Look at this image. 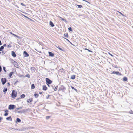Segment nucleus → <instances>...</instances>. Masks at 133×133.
Instances as JSON below:
<instances>
[{
  "instance_id": "17",
  "label": "nucleus",
  "mask_w": 133,
  "mask_h": 133,
  "mask_svg": "<svg viewBox=\"0 0 133 133\" xmlns=\"http://www.w3.org/2000/svg\"><path fill=\"white\" fill-rule=\"evenodd\" d=\"M76 76L75 75H73L71 76L70 78L74 80Z\"/></svg>"
},
{
  "instance_id": "45",
  "label": "nucleus",
  "mask_w": 133,
  "mask_h": 133,
  "mask_svg": "<svg viewBox=\"0 0 133 133\" xmlns=\"http://www.w3.org/2000/svg\"><path fill=\"white\" fill-rule=\"evenodd\" d=\"M7 46L8 48H9L11 47L12 46L10 44H9L8 45H7Z\"/></svg>"
},
{
  "instance_id": "35",
  "label": "nucleus",
  "mask_w": 133,
  "mask_h": 133,
  "mask_svg": "<svg viewBox=\"0 0 133 133\" xmlns=\"http://www.w3.org/2000/svg\"><path fill=\"white\" fill-rule=\"evenodd\" d=\"M3 69L4 71L5 72H6V68H5V67L3 66Z\"/></svg>"
},
{
  "instance_id": "38",
  "label": "nucleus",
  "mask_w": 133,
  "mask_h": 133,
  "mask_svg": "<svg viewBox=\"0 0 133 133\" xmlns=\"http://www.w3.org/2000/svg\"><path fill=\"white\" fill-rule=\"evenodd\" d=\"M12 75L10 73L9 74V76L10 78L12 76Z\"/></svg>"
},
{
  "instance_id": "52",
  "label": "nucleus",
  "mask_w": 133,
  "mask_h": 133,
  "mask_svg": "<svg viewBox=\"0 0 133 133\" xmlns=\"http://www.w3.org/2000/svg\"><path fill=\"white\" fill-rule=\"evenodd\" d=\"M6 46V44H4L3 46H2L3 47H5Z\"/></svg>"
},
{
  "instance_id": "48",
  "label": "nucleus",
  "mask_w": 133,
  "mask_h": 133,
  "mask_svg": "<svg viewBox=\"0 0 133 133\" xmlns=\"http://www.w3.org/2000/svg\"><path fill=\"white\" fill-rule=\"evenodd\" d=\"M4 111L5 112H8V111L7 109H6L4 110Z\"/></svg>"
},
{
  "instance_id": "53",
  "label": "nucleus",
  "mask_w": 133,
  "mask_h": 133,
  "mask_svg": "<svg viewBox=\"0 0 133 133\" xmlns=\"http://www.w3.org/2000/svg\"><path fill=\"white\" fill-rule=\"evenodd\" d=\"M17 112L19 113H22V111H17Z\"/></svg>"
},
{
  "instance_id": "18",
  "label": "nucleus",
  "mask_w": 133,
  "mask_h": 133,
  "mask_svg": "<svg viewBox=\"0 0 133 133\" xmlns=\"http://www.w3.org/2000/svg\"><path fill=\"white\" fill-rule=\"evenodd\" d=\"M6 119L8 120H10L11 121H12V119L11 116L7 117L6 118Z\"/></svg>"
},
{
  "instance_id": "46",
  "label": "nucleus",
  "mask_w": 133,
  "mask_h": 133,
  "mask_svg": "<svg viewBox=\"0 0 133 133\" xmlns=\"http://www.w3.org/2000/svg\"><path fill=\"white\" fill-rule=\"evenodd\" d=\"M2 53L3 54H4L5 53V52L3 50H2Z\"/></svg>"
},
{
  "instance_id": "3",
  "label": "nucleus",
  "mask_w": 133,
  "mask_h": 133,
  "mask_svg": "<svg viewBox=\"0 0 133 133\" xmlns=\"http://www.w3.org/2000/svg\"><path fill=\"white\" fill-rule=\"evenodd\" d=\"M12 63H13V65H14V66L17 68H19V66L17 62H16V61H13L12 62Z\"/></svg>"
},
{
  "instance_id": "44",
  "label": "nucleus",
  "mask_w": 133,
  "mask_h": 133,
  "mask_svg": "<svg viewBox=\"0 0 133 133\" xmlns=\"http://www.w3.org/2000/svg\"><path fill=\"white\" fill-rule=\"evenodd\" d=\"M21 5H22L23 6H26V5H25L23 3H21Z\"/></svg>"
},
{
  "instance_id": "61",
  "label": "nucleus",
  "mask_w": 133,
  "mask_h": 133,
  "mask_svg": "<svg viewBox=\"0 0 133 133\" xmlns=\"http://www.w3.org/2000/svg\"><path fill=\"white\" fill-rule=\"evenodd\" d=\"M59 17L61 19L62 18V17H61L60 16H59Z\"/></svg>"
},
{
  "instance_id": "8",
  "label": "nucleus",
  "mask_w": 133,
  "mask_h": 133,
  "mask_svg": "<svg viewBox=\"0 0 133 133\" xmlns=\"http://www.w3.org/2000/svg\"><path fill=\"white\" fill-rule=\"evenodd\" d=\"M29 54L26 51H24L23 52V56L24 57H28L29 56Z\"/></svg>"
},
{
  "instance_id": "57",
  "label": "nucleus",
  "mask_w": 133,
  "mask_h": 133,
  "mask_svg": "<svg viewBox=\"0 0 133 133\" xmlns=\"http://www.w3.org/2000/svg\"><path fill=\"white\" fill-rule=\"evenodd\" d=\"M65 39L68 41V42L69 43L70 42V41H69V40L66 38H65Z\"/></svg>"
},
{
  "instance_id": "56",
  "label": "nucleus",
  "mask_w": 133,
  "mask_h": 133,
  "mask_svg": "<svg viewBox=\"0 0 133 133\" xmlns=\"http://www.w3.org/2000/svg\"><path fill=\"white\" fill-rule=\"evenodd\" d=\"M7 84L8 85L10 86V83L9 82H8L7 83Z\"/></svg>"
},
{
  "instance_id": "12",
  "label": "nucleus",
  "mask_w": 133,
  "mask_h": 133,
  "mask_svg": "<svg viewBox=\"0 0 133 133\" xmlns=\"http://www.w3.org/2000/svg\"><path fill=\"white\" fill-rule=\"evenodd\" d=\"M11 34H12L14 36H15L18 39H20V37L19 36H17V35H16L12 32L11 33Z\"/></svg>"
},
{
  "instance_id": "28",
  "label": "nucleus",
  "mask_w": 133,
  "mask_h": 133,
  "mask_svg": "<svg viewBox=\"0 0 133 133\" xmlns=\"http://www.w3.org/2000/svg\"><path fill=\"white\" fill-rule=\"evenodd\" d=\"M57 47V48H58L60 50H61V51H64V50L63 49H62L59 46Z\"/></svg>"
},
{
  "instance_id": "21",
  "label": "nucleus",
  "mask_w": 133,
  "mask_h": 133,
  "mask_svg": "<svg viewBox=\"0 0 133 133\" xmlns=\"http://www.w3.org/2000/svg\"><path fill=\"white\" fill-rule=\"evenodd\" d=\"M30 69L31 70H33L34 71H35L36 69L34 67H31L30 68Z\"/></svg>"
},
{
  "instance_id": "6",
  "label": "nucleus",
  "mask_w": 133,
  "mask_h": 133,
  "mask_svg": "<svg viewBox=\"0 0 133 133\" xmlns=\"http://www.w3.org/2000/svg\"><path fill=\"white\" fill-rule=\"evenodd\" d=\"M2 83L3 85H4L7 81V79L5 78H2L1 79Z\"/></svg>"
},
{
  "instance_id": "11",
  "label": "nucleus",
  "mask_w": 133,
  "mask_h": 133,
  "mask_svg": "<svg viewBox=\"0 0 133 133\" xmlns=\"http://www.w3.org/2000/svg\"><path fill=\"white\" fill-rule=\"evenodd\" d=\"M47 89V88L46 85H44L43 86V90L44 91L46 90Z\"/></svg>"
},
{
  "instance_id": "62",
  "label": "nucleus",
  "mask_w": 133,
  "mask_h": 133,
  "mask_svg": "<svg viewBox=\"0 0 133 133\" xmlns=\"http://www.w3.org/2000/svg\"><path fill=\"white\" fill-rule=\"evenodd\" d=\"M10 73L12 75L13 74V73H14V72H12Z\"/></svg>"
},
{
  "instance_id": "13",
  "label": "nucleus",
  "mask_w": 133,
  "mask_h": 133,
  "mask_svg": "<svg viewBox=\"0 0 133 133\" xmlns=\"http://www.w3.org/2000/svg\"><path fill=\"white\" fill-rule=\"evenodd\" d=\"M30 110L28 108L27 109L25 110V109H23L22 111V113H25V112H27L29 110Z\"/></svg>"
},
{
  "instance_id": "55",
  "label": "nucleus",
  "mask_w": 133,
  "mask_h": 133,
  "mask_svg": "<svg viewBox=\"0 0 133 133\" xmlns=\"http://www.w3.org/2000/svg\"><path fill=\"white\" fill-rule=\"evenodd\" d=\"M119 13L123 16H124V15L121 12H119Z\"/></svg>"
},
{
  "instance_id": "19",
  "label": "nucleus",
  "mask_w": 133,
  "mask_h": 133,
  "mask_svg": "<svg viewBox=\"0 0 133 133\" xmlns=\"http://www.w3.org/2000/svg\"><path fill=\"white\" fill-rule=\"evenodd\" d=\"M7 88H6L5 87L4 88V89L3 90V92H4V94H5L6 92H7Z\"/></svg>"
},
{
  "instance_id": "59",
  "label": "nucleus",
  "mask_w": 133,
  "mask_h": 133,
  "mask_svg": "<svg viewBox=\"0 0 133 133\" xmlns=\"http://www.w3.org/2000/svg\"><path fill=\"white\" fill-rule=\"evenodd\" d=\"M2 43H1V40H0V45H2Z\"/></svg>"
},
{
  "instance_id": "2",
  "label": "nucleus",
  "mask_w": 133,
  "mask_h": 133,
  "mask_svg": "<svg viewBox=\"0 0 133 133\" xmlns=\"http://www.w3.org/2000/svg\"><path fill=\"white\" fill-rule=\"evenodd\" d=\"M66 89V88L63 85H61L58 89V91H62L63 92Z\"/></svg>"
},
{
  "instance_id": "10",
  "label": "nucleus",
  "mask_w": 133,
  "mask_h": 133,
  "mask_svg": "<svg viewBox=\"0 0 133 133\" xmlns=\"http://www.w3.org/2000/svg\"><path fill=\"white\" fill-rule=\"evenodd\" d=\"M11 55L12 56L14 57H15L16 56V54L14 51H12L11 52Z\"/></svg>"
},
{
  "instance_id": "31",
  "label": "nucleus",
  "mask_w": 133,
  "mask_h": 133,
  "mask_svg": "<svg viewBox=\"0 0 133 133\" xmlns=\"http://www.w3.org/2000/svg\"><path fill=\"white\" fill-rule=\"evenodd\" d=\"M25 76L27 77L28 78H30V75L28 74L26 75Z\"/></svg>"
},
{
  "instance_id": "29",
  "label": "nucleus",
  "mask_w": 133,
  "mask_h": 133,
  "mask_svg": "<svg viewBox=\"0 0 133 133\" xmlns=\"http://www.w3.org/2000/svg\"><path fill=\"white\" fill-rule=\"evenodd\" d=\"M84 49L85 50H87L88 51V52H92V53L93 52V51H92L91 50H89V49H87V48H85Z\"/></svg>"
},
{
  "instance_id": "34",
  "label": "nucleus",
  "mask_w": 133,
  "mask_h": 133,
  "mask_svg": "<svg viewBox=\"0 0 133 133\" xmlns=\"http://www.w3.org/2000/svg\"><path fill=\"white\" fill-rule=\"evenodd\" d=\"M61 20L64 21L65 23H66L67 22V21L65 19H64V18H62L61 19Z\"/></svg>"
},
{
  "instance_id": "24",
  "label": "nucleus",
  "mask_w": 133,
  "mask_h": 133,
  "mask_svg": "<svg viewBox=\"0 0 133 133\" xmlns=\"http://www.w3.org/2000/svg\"><path fill=\"white\" fill-rule=\"evenodd\" d=\"M34 96L36 98H37L39 96V95L38 94L35 93L34 95Z\"/></svg>"
},
{
  "instance_id": "7",
  "label": "nucleus",
  "mask_w": 133,
  "mask_h": 133,
  "mask_svg": "<svg viewBox=\"0 0 133 133\" xmlns=\"http://www.w3.org/2000/svg\"><path fill=\"white\" fill-rule=\"evenodd\" d=\"M111 74H116L117 75H119V76L122 75V74L121 73H120L119 72L115 71H113L112 72Z\"/></svg>"
},
{
  "instance_id": "63",
  "label": "nucleus",
  "mask_w": 133,
  "mask_h": 133,
  "mask_svg": "<svg viewBox=\"0 0 133 133\" xmlns=\"http://www.w3.org/2000/svg\"><path fill=\"white\" fill-rule=\"evenodd\" d=\"M47 84V85H48V87H50V85H49V84Z\"/></svg>"
},
{
  "instance_id": "47",
  "label": "nucleus",
  "mask_w": 133,
  "mask_h": 133,
  "mask_svg": "<svg viewBox=\"0 0 133 133\" xmlns=\"http://www.w3.org/2000/svg\"><path fill=\"white\" fill-rule=\"evenodd\" d=\"M24 16L26 18L29 19H30L27 16H26L24 15Z\"/></svg>"
},
{
  "instance_id": "42",
  "label": "nucleus",
  "mask_w": 133,
  "mask_h": 133,
  "mask_svg": "<svg viewBox=\"0 0 133 133\" xmlns=\"http://www.w3.org/2000/svg\"><path fill=\"white\" fill-rule=\"evenodd\" d=\"M50 116H47L46 117V119H48L50 118Z\"/></svg>"
},
{
  "instance_id": "32",
  "label": "nucleus",
  "mask_w": 133,
  "mask_h": 133,
  "mask_svg": "<svg viewBox=\"0 0 133 133\" xmlns=\"http://www.w3.org/2000/svg\"><path fill=\"white\" fill-rule=\"evenodd\" d=\"M68 29L69 30V31H72V29L71 27H70L68 28Z\"/></svg>"
},
{
  "instance_id": "58",
  "label": "nucleus",
  "mask_w": 133,
  "mask_h": 133,
  "mask_svg": "<svg viewBox=\"0 0 133 133\" xmlns=\"http://www.w3.org/2000/svg\"><path fill=\"white\" fill-rule=\"evenodd\" d=\"M69 43H70V44H71V45H74L73 44H72V43L71 42H69Z\"/></svg>"
},
{
  "instance_id": "14",
  "label": "nucleus",
  "mask_w": 133,
  "mask_h": 133,
  "mask_svg": "<svg viewBox=\"0 0 133 133\" xmlns=\"http://www.w3.org/2000/svg\"><path fill=\"white\" fill-rule=\"evenodd\" d=\"M50 25L52 27H53L54 26V24L53 22L51 21H50L49 22Z\"/></svg>"
},
{
  "instance_id": "1",
  "label": "nucleus",
  "mask_w": 133,
  "mask_h": 133,
  "mask_svg": "<svg viewBox=\"0 0 133 133\" xmlns=\"http://www.w3.org/2000/svg\"><path fill=\"white\" fill-rule=\"evenodd\" d=\"M11 95L12 97L13 98H15L17 96V92L15 91L14 90H13Z\"/></svg>"
},
{
  "instance_id": "15",
  "label": "nucleus",
  "mask_w": 133,
  "mask_h": 133,
  "mask_svg": "<svg viewBox=\"0 0 133 133\" xmlns=\"http://www.w3.org/2000/svg\"><path fill=\"white\" fill-rule=\"evenodd\" d=\"M21 121V120L18 118H17L16 119V123H20Z\"/></svg>"
},
{
  "instance_id": "22",
  "label": "nucleus",
  "mask_w": 133,
  "mask_h": 133,
  "mask_svg": "<svg viewBox=\"0 0 133 133\" xmlns=\"http://www.w3.org/2000/svg\"><path fill=\"white\" fill-rule=\"evenodd\" d=\"M70 87L72 89H74V90H75V91H76V92H77V90L76 88H74V87L72 86H70Z\"/></svg>"
},
{
  "instance_id": "60",
  "label": "nucleus",
  "mask_w": 133,
  "mask_h": 133,
  "mask_svg": "<svg viewBox=\"0 0 133 133\" xmlns=\"http://www.w3.org/2000/svg\"><path fill=\"white\" fill-rule=\"evenodd\" d=\"M59 17L61 19L62 18V17H61L60 16H59Z\"/></svg>"
},
{
  "instance_id": "36",
  "label": "nucleus",
  "mask_w": 133,
  "mask_h": 133,
  "mask_svg": "<svg viewBox=\"0 0 133 133\" xmlns=\"http://www.w3.org/2000/svg\"><path fill=\"white\" fill-rule=\"evenodd\" d=\"M77 6L79 8H81V7H82V6L81 5H77Z\"/></svg>"
},
{
  "instance_id": "23",
  "label": "nucleus",
  "mask_w": 133,
  "mask_h": 133,
  "mask_svg": "<svg viewBox=\"0 0 133 133\" xmlns=\"http://www.w3.org/2000/svg\"><path fill=\"white\" fill-rule=\"evenodd\" d=\"M4 49V47H3L2 46H1L0 47V51H2V50H3V49ZM1 52H0V54L1 53Z\"/></svg>"
},
{
  "instance_id": "37",
  "label": "nucleus",
  "mask_w": 133,
  "mask_h": 133,
  "mask_svg": "<svg viewBox=\"0 0 133 133\" xmlns=\"http://www.w3.org/2000/svg\"><path fill=\"white\" fill-rule=\"evenodd\" d=\"M18 82V80H17L14 83V85H16V84L17 83V82Z\"/></svg>"
},
{
  "instance_id": "20",
  "label": "nucleus",
  "mask_w": 133,
  "mask_h": 133,
  "mask_svg": "<svg viewBox=\"0 0 133 133\" xmlns=\"http://www.w3.org/2000/svg\"><path fill=\"white\" fill-rule=\"evenodd\" d=\"M123 80L124 81H127L128 80L127 78L125 76L123 78Z\"/></svg>"
},
{
  "instance_id": "27",
  "label": "nucleus",
  "mask_w": 133,
  "mask_h": 133,
  "mask_svg": "<svg viewBox=\"0 0 133 133\" xmlns=\"http://www.w3.org/2000/svg\"><path fill=\"white\" fill-rule=\"evenodd\" d=\"M25 97V95L24 94H22L20 95V97L21 98H24Z\"/></svg>"
},
{
  "instance_id": "50",
  "label": "nucleus",
  "mask_w": 133,
  "mask_h": 133,
  "mask_svg": "<svg viewBox=\"0 0 133 133\" xmlns=\"http://www.w3.org/2000/svg\"><path fill=\"white\" fill-rule=\"evenodd\" d=\"M50 96V95H48V96H46V98L47 99H48L49 98V97Z\"/></svg>"
},
{
  "instance_id": "49",
  "label": "nucleus",
  "mask_w": 133,
  "mask_h": 133,
  "mask_svg": "<svg viewBox=\"0 0 133 133\" xmlns=\"http://www.w3.org/2000/svg\"><path fill=\"white\" fill-rule=\"evenodd\" d=\"M19 77H23V75H20L19 76Z\"/></svg>"
},
{
  "instance_id": "5",
  "label": "nucleus",
  "mask_w": 133,
  "mask_h": 133,
  "mask_svg": "<svg viewBox=\"0 0 133 133\" xmlns=\"http://www.w3.org/2000/svg\"><path fill=\"white\" fill-rule=\"evenodd\" d=\"M16 106L14 105L10 104L8 107V109L9 110H12L14 109Z\"/></svg>"
},
{
  "instance_id": "16",
  "label": "nucleus",
  "mask_w": 133,
  "mask_h": 133,
  "mask_svg": "<svg viewBox=\"0 0 133 133\" xmlns=\"http://www.w3.org/2000/svg\"><path fill=\"white\" fill-rule=\"evenodd\" d=\"M33 100V99L32 98L30 99H28L27 101V102L28 103L32 102Z\"/></svg>"
},
{
  "instance_id": "54",
  "label": "nucleus",
  "mask_w": 133,
  "mask_h": 133,
  "mask_svg": "<svg viewBox=\"0 0 133 133\" xmlns=\"http://www.w3.org/2000/svg\"><path fill=\"white\" fill-rule=\"evenodd\" d=\"M109 54L112 57H113L114 56L112 54L109 53Z\"/></svg>"
},
{
  "instance_id": "43",
  "label": "nucleus",
  "mask_w": 133,
  "mask_h": 133,
  "mask_svg": "<svg viewBox=\"0 0 133 133\" xmlns=\"http://www.w3.org/2000/svg\"><path fill=\"white\" fill-rule=\"evenodd\" d=\"M22 107H18V108H17L16 109L17 110H19L21 109H22Z\"/></svg>"
},
{
  "instance_id": "30",
  "label": "nucleus",
  "mask_w": 133,
  "mask_h": 133,
  "mask_svg": "<svg viewBox=\"0 0 133 133\" xmlns=\"http://www.w3.org/2000/svg\"><path fill=\"white\" fill-rule=\"evenodd\" d=\"M57 88H58V86H56L55 87V88L54 89V91H57Z\"/></svg>"
},
{
  "instance_id": "51",
  "label": "nucleus",
  "mask_w": 133,
  "mask_h": 133,
  "mask_svg": "<svg viewBox=\"0 0 133 133\" xmlns=\"http://www.w3.org/2000/svg\"><path fill=\"white\" fill-rule=\"evenodd\" d=\"M114 67L115 68H118V67L117 66V65H115L114 66Z\"/></svg>"
},
{
  "instance_id": "40",
  "label": "nucleus",
  "mask_w": 133,
  "mask_h": 133,
  "mask_svg": "<svg viewBox=\"0 0 133 133\" xmlns=\"http://www.w3.org/2000/svg\"><path fill=\"white\" fill-rule=\"evenodd\" d=\"M63 70L64 69L63 68H62L60 69V70L61 72H63Z\"/></svg>"
},
{
  "instance_id": "39",
  "label": "nucleus",
  "mask_w": 133,
  "mask_h": 133,
  "mask_svg": "<svg viewBox=\"0 0 133 133\" xmlns=\"http://www.w3.org/2000/svg\"><path fill=\"white\" fill-rule=\"evenodd\" d=\"M8 115V112H5L4 114V116H7Z\"/></svg>"
},
{
  "instance_id": "25",
  "label": "nucleus",
  "mask_w": 133,
  "mask_h": 133,
  "mask_svg": "<svg viewBox=\"0 0 133 133\" xmlns=\"http://www.w3.org/2000/svg\"><path fill=\"white\" fill-rule=\"evenodd\" d=\"M35 86L34 84H33L31 85V88L32 89H34L35 88Z\"/></svg>"
},
{
  "instance_id": "4",
  "label": "nucleus",
  "mask_w": 133,
  "mask_h": 133,
  "mask_svg": "<svg viewBox=\"0 0 133 133\" xmlns=\"http://www.w3.org/2000/svg\"><path fill=\"white\" fill-rule=\"evenodd\" d=\"M45 79L46 84H51L52 82V81L51 80L48 78H46Z\"/></svg>"
},
{
  "instance_id": "41",
  "label": "nucleus",
  "mask_w": 133,
  "mask_h": 133,
  "mask_svg": "<svg viewBox=\"0 0 133 133\" xmlns=\"http://www.w3.org/2000/svg\"><path fill=\"white\" fill-rule=\"evenodd\" d=\"M129 113H130V114H133V111H132V110H130L129 111Z\"/></svg>"
},
{
  "instance_id": "33",
  "label": "nucleus",
  "mask_w": 133,
  "mask_h": 133,
  "mask_svg": "<svg viewBox=\"0 0 133 133\" xmlns=\"http://www.w3.org/2000/svg\"><path fill=\"white\" fill-rule=\"evenodd\" d=\"M26 129V128L25 127L22 128L21 129V131H23L24 130Z\"/></svg>"
},
{
  "instance_id": "26",
  "label": "nucleus",
  "mask_w": 133,
  "mask_h": 133,
  "mask_svg": "<svg viewBox=\"0 0 133 133\" xmlns=\"http://www.w3.org/2000/svg\"><path fill=\"white\" fill-rule=\"evenodd\" d=\"M64 37L66 38H68V33H65L64 35Z\"/></svg>"
},
{
  "instance_id": "9",
  "label": "nucleus",
  "mask_w": 133,
  "mask_h": 133,
  "mask_svg": "<svg viewBox=\"0 0 133 133\" xmlns=\"http://www.w3.org/2000/svg\"><path fill=\"white\" fill-rule=\"evenodd\" d=\"M49 56H50L51 57H53L54 56V54L53 53H52L51 52H49Z\"/></svg>"
},
{
  "instance_id": "64",
  "label": "nucleus",
  "mask_w": 133,
  "mask_h": 133,
  "mask_svg": "<svg viewBox=\"0 0 133 133\" xmlns=\"http://www.w3.org/2000/svg\"><path fill=\"white\" fill-rule=\"evenodd\" d=\"M17 130H19V131H20V130H21V129H17Z\"/></svg>"
}]
</instances>
